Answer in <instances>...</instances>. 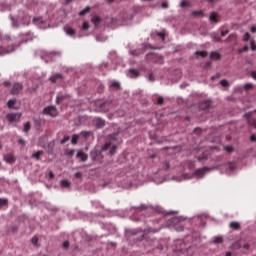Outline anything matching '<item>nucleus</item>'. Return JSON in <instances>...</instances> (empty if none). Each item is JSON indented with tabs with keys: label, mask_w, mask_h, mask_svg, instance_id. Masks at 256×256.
<instances>
[{
	"label": "nucleus",
	"mask_w": 256,
	"mask_h": 256,
	"mask_svg": "<svg viewBox=\"0 0 256 256\" xmlns=\"http://www.w3.org/2000/svg\"><path fill=\"white\" fill-rule=\"evenodd\" d=\"M82 29L83 31H87V29H89V22H84L82 25Z\"/></svg>",
	"instance_id": "44"
},
{
	"label": "nucleus",
	"mask_w": 256,
	"mask_h": 256,
	"mask_svg": "<svg viewBox=\"0 0 256 256\" xmlns=\"http://www.w3.org/2000/svg\"><path fill=\"white\" fill-rule=\"evenodd\" d=\"M65 101V95L57 96L56 103L59 105V103H63Z\"/></svg>",
	"instance_id": "29"
},
{
	"label": "nucleus",
	"mask_w": 256,
	"mask_h": 256,
	"mask_svg": "<svg viewBox=\"0 0 256 256\" xmlns=\"http://www.w3.org/2000/svg\"><path fill=\"white\" fill-rule=\"evenodd\" d=\"M91 11V7H86L85 9H83L82 11H80L79 15L81 17H83V15H87V13H89Z\"/></svg>",
	"instance_id": "25"
},
{
	"label": "nucleus",
	"mask_w": 256,
	"mask_h": 256,
	"mask_svg": "<svg viewBox=\"0 0 256 256\" xmlns=\"http://www.w3.org/2000/svg\"><path fill=\"white\" fill-rule=\"evenodd\" d=\"M220 85H222V87H229V82L227 80H221Z\"/></svg>",
	"instance_id": "42"
},
{
	"label": "nucleus",
	"mask_w": 256,
	"mask_h": 256,
	"mask_svg": "<svg viewBox=\"0 0 256 256\" xmlns=\"http://www.w3.org/2000/svg\"><path fill=\"white\" fill-rule=\"evenodd\" d=\"M80 137H82L87 141V139H90V137H93V131H82L80 132Z\"/></svg>",
	"instance_id": "8"
},
{
	"label": "nucleus",
	"mask_w": 256,
	"mask_h": 256,
	"mask_svg": "<svg viewBox=\"0 0 256 256\" xmlns=\"http://www.w3.org/2000/svg\"><path fill=\"white\" fill-rule=\"evenodd\" d=\"M94 123H95V127H97V129H103V127H105V120H103L101 118L94 119Z\"/></svg>",
	"instance_id": "7"
},
{
	"label": "nucleus",
	"mask_w": 256,
	"mask_h": 256,
	"mask_svg": "<svg viewBox=\"0 0 256 256\" xmlns=\"http://www.w3.org/2000/svg\"><path fill=\"white\" fill-rule=\"evenodd\" d=\"M211 59H216V61H219V59H221V54L217 53V52H212L210 54Z\"/></svg>",
	"instance_id": "22"
},
{
	"label": "nucleus",
	"mask_w": 256,
	"mask_h": 256,
	"mask_svg": "<svg viewBox=\"0 0 256 256\" xmlns=\"http://www.w3.org/2000/svg\"><path fill=\"white\" fill-rule=\"evenodd\" d=\"M65 154L68 155L69 157H73V155H75V150L67 149L65 151Z\"/></svg>",
	"instance_id": "30"
},
{
	"label": "nucleus",
	"mask_w": 256,
	"mask_h": 256,
	"mask_svg": "<svg viewBox=\"0 0 256 256\" xmlns=\"http://www.w3.org/2000/svg\"><path fill=\"white\" fill-rule=\"evenodd\" d=\"M250 37L251 35L248 32H246L243 36V41H249Z\"/></svg>",
	"instance_id": "45"
},
{
	"label": "nucleus",
	"mask_w": 256,
	"mask_h": 256,
	"mask_svg": "<svg viewBox=\"0 0 256 256\" xmlns=\"http://www.w3.org/2000/svg\"><path fill=\"white\" fill-rule=\"evenodd\" d=\"M28 131H31V122H26L24 124V133H27Z\"/></svg>",
	"instance_id": "26"
},
{
	"label": "nucleus",
	"mask_w": 256,
	"mask_h": 256,
	"mask_svg": "<svg viewBox=\"0 0 256 256\" xmlns=\"http://www.w3.org/2000/svg\"><path fill=\"white\" fill-rule=\"evenodd\" d=\"M200 111H209L211 109V101L206 100L199 104Z\"/></svg>",
	"instance_id": "5"
},
{
	"label": "nucleus",
	"mask_w": 256,
	"mask_h": 256,
	"mask_svg": "<svg viewBox=\"0 0 256 256\" xmlns=\"http://www.w3.org/2000/svg\"><path fill=\"white\" fill-rule=\"evenodd\" d=\"M225 35H229V30H225L221 32V37H225Z\"/></svg>",
	"instance_id": "56"
},
{
	"label": "nucleus",
	"mask_w": 256,
	"mask_h": 256,
	"mask_svg": "<svg viewBox=\"0 0 256 256\" xmlns=\"http://www.w3.org/2000/svg\"><path fill=\"white\" fill-rule=\"evenodd\" d=\"M250 141H251L252 143H256V135H255V134L251 135Z\"/></svg>",
	"instance_id": "53"
},
{
	"label": "nucleus",
	"mask_w": 256,
	"mask_h": 256,
	"mask_svg": "<svg viewBox=\"0 0 256 256\" xmlns=\"http://www.w3.org/2000/svg\"><path fill=\"white\" fill-rule=\"evenodd\" d=\"M249 51V46H244L243 49L239 50V53H245Z\"/></svg>",
	"instance_id": "49"
},
{
	"label": "nucleus",
	"mask_w": 256,
	"mask_h": 256,
	"mask_svg": "<svg viewBox=\"0 0 256 256\" xmlns=\"http://www.w3.org/2000/svg\"><path fill=\"white\" fill-rule=\"evenodd\" d=\"M169 4L167 2L162 3V9H168Z\"/></svg>",
	"instance_id": "57"
},
{
	"label": "nucleus",
	"mask_w": 256,
	"mask_h": 256,
	"mask_svg": "<svg viewBox=\"0 0 256 256\" xmlns=\"http://www.w3.org/2000/svg\"><path fill=\"white\" fill-rule=\"evenodd\" d=\"M6 119L9 121V123H19L21 119V114L19 113H9L6 116Z\"/></svg>",
	"instance_id": "3"
},
{
	"label": "nucleus",
	"mask_w": 256,
	"mask_h": 256,
	"mask_svg": "<svg viewBox=\"0 0 256 256\" xmlns=\"http://www.w3.org/2000/svg\"><path fill=\"white\" fill-rule=\"evenodd\" d=\"M115 153H117V146L113 145L110 149V155H115Z\"/></svg>",
	"instance_id": "38"
},
{
	"label": "nucleus",
	"mask_w": 256,
	"mask_h": 256,
	"mask_svg": "<svg viewBox=\"0 0 256 256\" xmlns=\"http://www.w3.org/2000/svg\"><path fill=\"white\" fill-rule=\"evenodd\" d=\"M185 249H187L185 246H176V251H180L181 253H185Z\"/></svg>",
	"instance_id": "33"
},
{
	"label": "nucleus",
	"mask_w": 256,
	"mask_h": 256,
	"mask_svg": "<svg viewBox=\"0 0 256 256\" xmlns=\"http://www.w3.org/2000/svg\"><path fill=\"white\" fill-rule=\"evenodd\" d=\"M57 108L55 106H48L43 109V114L44 115H49L50 117H57L58 115Z\"/></svg>",
	"instance_id": "2"
},
{
	"label": "nucleus",
	"mask_w": 256,
	"mask_h": 256,
	"mask_svg": "<svg viewBox=\"0 0 256 256\" xmlns=\"http://www.w3.org/2000/svg\"><path fill=\"white\" fill-rule=\"evenodd\" d=\"M194 133H196L197 135H199V133H201L200 128H196V129L194 130Z\"/></svg>",
	"instance_id": "60"
},
{
	"label": "nucleus",
	"mask_w": 256,
	"mask_h": 256,
	"mask_svg": "<svg viewBox=\"0 0 256 256\" xmlns=\"http://www.w3.org/2000/svg\"><path fill=\"white\" fill-rule=\"evenodd\" d=\"M214 243L216 244L223 243V237H220V236L215 237Z\"/></svg>",
	"instance_id": "32"
},
{
	"label": "nucleus",
	"mask_w": 256,
	"mask_h": 256,
	"mask_svg": "<svg viewBox=\"0 0 256 256\" xmlns=\"http://www.w3.org/2000/svg\"><path fill=\"white\" fill-rule=\"evenodd\" d=\"M23 91V84L16 82L10 91L11 95H19Z\"/></svg>",
	"instance_id": "4"
},
{
	"label": "nucleus",
	"mask_w": 256,
	"mask_h": 256,
	"mask_svg": "<svg viewBox=\"0 0 256 256\" xmlns=\"http://www.w3.org/2000/svg\"><path fill=\"white\" fill-rule=\"evenodd\" d=\"M250 47H251L252 51H256L255 40H251Z\"/></svg>",
	"instance_id": "43"
},
{
	"label": "nucleus",
	"mask_w": 256,
	"mask_h": 256,
	"mask_svg": "<svg viewBox=\"0 0 256 256\" xmlns=\"http://www.w3.org/2000/svg\"><path fill=\"white\" fill-rule=\"evenodd\" d=\"M63 247H64V249H69V241H64Z\"/></svg>",
	"instance_id": "54"
},
{
	"label": "nucleus",
	"mask_w": 256,
	"mask_h": 256,
	"mask_svg": "<svg viewBox=\"0 0 256 256\" xmlns=\"http://www.w3.org/2000/svg\"><path fill=\"white\" fill-rule=\"evenodd\" d=\"M206 171H207V168H200L196 170L195 175H197V177H203Z\"/></svg>",
	"instance_id": "15"
},
{
	"label": "nucleus",
	"mask_w": 256,
	"mask_h": 256,
	"mask_svg": "<svg viewBox=\"0 0 256 256\" xmlns=\"http://www.w3.org/2000/svg\"><path fill=\"white\" fill-rule=\"evenodd\" d=\"M129 77L136 78L139 77V71L135 70V69H130L129 70Z\"/></svg>",
	"instance_id": "16"
},
{
	"label": "nucleus",
	"mask_w": 256,
	"mask_h": 256,
	"mask_svg": "<svg viewBox=\"0 0 256 256\" xmlns=\"http://www.w3.org/2000/svg\"><path fill=\"white\" fill-rule=\"evenodd\" d=\"M192 15H203L202 11H194L192 12Z\"/></svg>",
	"instance_id": "58"
},
{
	"label": "nucleus",
	"mask_w": 256,
	"mask_h": 256,
	"mask_svg": "<svg viewBox=\"0 0 256 256\" xmlns=\"http://www.w3.org/2000/svg\"><path fill=\"white\" fill-rule=\"evenodd\" d=\"M32 244H34L35 246H37V243H39V238L37 237H33L31 240Z\"/></svg>",
	"instance_id": "48"
},
{
	"label": "nucleus",
	"mask_w": 256,
	"mask_h": 256,
	"mask_svg": "<svg viewBox=\"0 0 256 256\" xmlns=\"http://www.w3.org/2000/svg\"><path fill=\"white\" fill-rule=\"evenodd\" d=\"M111 148V143H106L104 144V146L102 147V151H107Z\"/></svg>",
	"instance_id": "40"
},
{
	"label": "nucleus",
	"mask_w": 256,
	"mask_h": 256,
	"mask_svg": "<svg viewBox=\"0 0 256 256\" xmlns=\"http://www.w3.org/2000/svg\"><path fill=\"white\" fill-rule=\"evenodd\" d=\"M230 229H234L235 231H239L241 229V224L239 222H231L229 225Z\"/></svg>",
	"instance_id": "12"
},
{
	"label": "nucleus",
	"mask_w": 256,
	"mask_h": 256,
	"mask_svg": "<svg viewBox=\"0 0 256 256\" xmlns=\"http://www.w3.org/2000/svg\"><path fill=\"white\" fill-rule=\"evenodd\" d=\"M253 113L249 112L244 115L245 119H247L248 123L252 125V127H255L256 129V119H253L252 117Z\"/></svg>",
	"instance_id": "6"
},
{
	"label": "nucleus",
	"mask_w": 256,
	"mask_h": 256,
	"mask_svg": "<svg viewBox=\"0 0 256 256\" xmlns=\"http://www.w3.org/2000/svg\"><path fill=\"white\" fill-rule=\"evenodd\" d=\"M20 45L21 44H18V45L12 44L11 46H8L7 48L1 46L0 47V56L3 57V55H9V53H13V51H15V49H17V47H19Z\"/></svg>",
	"instance_id": "1"
},
{
	"label": "nucleus",
	"mask_w": 256,
	"mask_h": 256,
	"mask_svg": "<svg viewBox=\"0 0 256 256\" xmlns=\"http://www.w3.org/2000/svg\"><path fill=\"white\" fill-rule=\"evenodd\" d=\"M80 137H81L80 134L72 135V140H71L72 145H77Z\"/></svg>",
	"instance_id": "18"
},
{
	"label": "nucleus",
	"mask_w": 256,
	"mask_h": 256,
	"mask_svg": "<svg viewBox=\"0 0 256 256\" xmlns=\"http://www.w3.org/2000/svg\"><path fill=\"white\" fill-rule=\"evenodd\" d=\"M7 205V199L0 198V207Z\"/></svg>",
	"instance_id": "47"
},
{
	"label": "nucleus",
	"mask_w": 256,
	"mask_h": 256,
	"mask_svg": "<svg viewBox=\"0 0 256 256\" xmlns=\"http://www.w3.org/2000/svg\"><path fill=\"white\" fill-rule=\"evenodd\" d=\"M92 23H101V17L99 16H94L92 18Z\"/></svg>",
	"instance_id": "31"
},
{
	"label": "nucleus",
	"mask_w": 256,
	"mask_h": 256,
	"mask_svg": "<svg viewBox=\"0 0 256 256\" xmlns=\"http://www.w3.org/2000/svg\"><path fill=\"white\" fill-rule=\"evenodd\" d=\"M210 21H213L214 23H218V20H217V13L213 12V13L210 15Z\"/></svg>",
	"instance_id": "28"
},
{
	"label": "nucleus",
	"mask_w": 256,
	"mask_h": 256,
	"mask_svg": "<svg viewBox=\"0 0 256 256\" xmlns=\"http://www.w3.org/2000/svg\"><path fill=\"white\" fill-rule=\"evenodd\" d=\"M163 103H165V99L163 97H158L157 99V105H163Z\"/></svg>",
	"instance_id": "37"
},
{
	"label": "nucleus",
	"mask_w": 256,
	"mask_h": 256,
	"mask_svg": "<svg viewBox=\"0 0 256 256\" xmlns=\"http://www.w3.org/2000/svg\"><path fill=\"white\" fill-rule=\"evenodd\" d=\"M41 155H43V151L39 150L32 154L33 159H36V161H39L41 159Z\"/></svg>",
	"instance_id": "19"
},
{
	"label": "nucleus",
	"mask_w": 256,
	"mask_h": 256,
	"mask_svg": "<svg viewBox=\"0 0 256 256\" xmlns=\"http://www.w3.org/2000/svg\"><path fill=\"white\" fill-rule=\"evenodd\" d=\"M211 37H212L213 41H215L216 43H221V37H219V34L212 33Z\"/></svg>",
	"instance_id": "21"
},
{
	"label": "nucleus",
	"mask_w": 256,
	"mask_h": 256,
	"mask_svg": "<svg viewBox=\"0 0 256 256\" xmlns=\"http://www.w3.org/2000/svg\"><path fill=\"white\" fill-rule=\"evenodd\" d=\"M224 150L227 152V153H233L234 149L232 146H225L224 147Z\"/></svg>",
	"instance_id": "35"
},
{
	"label": "nucleus",
	"mask_w": 256,
	"mask_h": 256,
	"mask_svg": "<svg viewBox=\"0 0 256 256\" xmlns=\"http://www.w3.org/2000/svg\"><path fill=\"white\" fill-rule=\"evenodd\" d=\"M64 31L65 33H67L70 37H73V35H75V29L69 27V26H65L64 27Z\"/></svg>",
	"instance_id": "14"
},
{
	"label": "nucleus",
	"mask_w": 256,
	"mask_h": 256,
	"mask_svg": "<svg viewBox=\"0 0 256 256\" xmlns=\"http://www.w3.org/2000/svg\"><path fill=\"white\" fill-rule=\"evenodd\" d=\"M17 103V100H9L7 102L8 109H13V106Z\"/></svg>",
	"instance_id": "27"
},
{
	"label": "nucleus",
	"mask_w": 256,
	"mask_h": 256,
	"mask_svg": "<svg viewBox=\"0 0 256 256\" xmlns=\"http://www.w3.org/2000/svg\"><path fill=\"white\" fill-rule=\"evenodd\" d=\"M252 77H253V79H255L256 80V72H252Z\"/></svg>",
	"instance_id": "64"
},
{
	"label": "nucleus",
	"mask_w": 256,
	"mask_h": 256,
	"mask_svg": "<svg viewBox=\"0 0 256 256\" xmlns=\"http://www.w3.org/2000/svg\"><path fill=\"white\" fill-rule=\"evenodd\" d=\"M12 19V25H13V27H15V29H19V22H17V20H15V19H13V18H11Z\"/></svg>",
	"instance_id": "39"
},
{
	"label": "nucleus",
	"mask_w": 256,
	"mask_h": 256,
	"mask_svg": "<svg viewBox=\"0 0 256 256\" xmlns=\"http://www.w3.org/2000/svg\"><path fill=\"white\" fill-rule=\"evenodd\" d=\"M196 55L205 59V57H207L208 53H207V51H196Z\"/></svg>",
	"instance_id": "23"
},
{
	"label": "nucleus",
	"mask_w": 256,
	"mask_h": 256,
	"mask_svg": "<svg viewBox=\"0 0 256 256\" xmlns=\"http://www.w3.org/2000/svg\"><path fill=\"white\" fill-rule=\"evenodd\" d=\"M61 79H63V75H61L59 73L58 74H54L53 76L50 77V81L52 83H57V81H59Z\"/></svg>",
	"instance_id": "11"
},
{
	"label": "nucleus",
	"mask_w": 256,
	"mask_h": 256,
	"mask_svg": "<svg viewBox=\"0 0 256 256\" xmlns=\"http://www.w3.org/2000/svg\"><path fill=\"white\" fill-rule=\"evenodd\" d=\"M176 231H183V226L176 227Z\"/></svg>",
	"instance_id": "62"
},
{
	"label": "nucleus",
	"mask_w": 256,
	"mask_h": 256,
	"mask_svg": "<svg viewBox=\"0 0 256 256\" xmlns=\"http://www.w3.org/2000/svg\"><path fill=\"white\" fill-rule=\"evenodd\" d=\"M4 161L6 163H15V157L12 154H7L4 156Z\"/></svg>",
	"instance_id": "13"
},
{
	"label": "nucleus",
	"mask_w": 256,
	"mask_h": 256,
	"mask_svg": "<svg viewBox=\"0 0 256 256\" xmlns=\"http://www.w3.org/2000/svg\"><path fill=\"white\" fill-rule=\"evenodd\" d=\"M75 177H76V179H81V177H83V173H81V172H76V173H75Z\"/></svg>",
	"instance_id": "51"
},
{
	"label": "nucleus",
	"mask_w": 256,
	"mask_h": 256,
	"mask_svg": "<svg viewBox=\"0 0 256 256\" xmlns=\"http://www.w3.org/2000/svg\"><path fill=\"white\" fill-rule=\"evenodd\" d=\"M163 169H165L166 171H169V169H171V165L169 164V162L163 163Z\"/></svg>",
	"instance_id": "36"
},
{
	"label": "nucleus",
	"mask_w": 256,
	"mask_h": 256,
	"mask_svg": "<svg viewBox=\"0 0 256 256\" xmlns=\"http://www.w3.org/2000/svg\"><path fill=\"white\" fill-rule=\"evenodd\" d=\"M77 159H81L83 162L87 161V159H89V156L87 154H85V152L83 151H79L76 155Z\"/></svg>",
	"instance_id": "10"
},
{
	"label": "nucleus",
	"mask_w": 256,
	"mask_h": 256,
	"mask_svg": "<svg viewBox=\"0 0 256 256\" xmlns=\"http://www.w3.org/2000/svg\"><path fill=\"white\" fill-rule=\"evenodd\" d=\"M148 79L149 81H155V77L153 76V74H149Z\"/></svg>",
	"instance_id": "59"
},
{
	"label": "nucleus",
	"mask_w": 256,
	"mask_h": 256,
	"mask_svg": "<svg viewBox=\"0 0 256 256\" xmlns=\"http://www.w3.org/2000/svg\"><path fill=\"white\" fill-rule=\"evenodd\" d=\"M150 57L154 60V63H159L160 65H163V56L157 55V54H152Z\"/></svg>",
	"instance_id": "9"
},
{
	"label": "nucleus",
	"mask_w": 256,
	"mask_h": 256,
	"mask_svg": "<svg viewBox=\"0 0 256 256\" xmlns=\"http://www.w3.org/2000/svg\"><path fill=\"white\" fill-rule=\"evenodd\" d=\"M157 36L162 39V41H165V32H157Z\"/></svg>",
	"instance_id": "41"
},
{
	"label": "nucleus",
	"mask_w": 256,
	"mask_h": 256,
	"mask_svg": "<svg viewBox=\"0 0 256 256\" xmlns=\"http://www.w3.org/2000/svg\"><path fill=\"white\" fill-rule=\"evenodd\" d=\"M109 105H111V102L106 101L100 104V109H102V111H109V108H105V107H109Z\"/></svg>",
	"instance_id": "17"
},
{
	"label": "nucleus",
	"mask_w": 256,
	"mask_h": 256,
	"mask_svg": "<svg viewBox=\"0 0 256 256\" xmlns=\"http://www.w3.org/2000/svg\"><path fill=\"white\" fill-rule=\"evenodd\" d=\"M61 185H62V187H65L67 189V188L71 187V182H69V180H62Z\"/></svg>",
	"instance_id": "24"
},
{
	"label": "nucleus",
	"mask_w": 256,
	"mask_h": 256,
	"mask_svg": "<svg viewBox=\"0 0 256 256\" xmlns=\"http://www.w3.org/2000/svg\"><path fill=\"white\" fill-rule=\"evenodd\" d=\"M251 32H252V33H256V27H255V26H252V27H251Z\"/></svg>",
	"instance_id": "63"
},
{
	"label": "nucleus",
	"mask_w": 256,
	"mask_h": 256,
	"mask_svg": "<svg viewBox=\"0 0 256 256\" xmlns=\"http://www.w3.org/2000/svg\"><path fill=\"white\" fill-rule=\"evenodd\" d=\"M43 20V18L35 17L33 18L34 23H40Z\"/></svg>",
	"instance_id": "52"
},
{
	"label": "nucleus",
	"mask_w": 256,
	"mask_h": 256,
	"mask_svg": "<svg viewBox=\"0 0 256 256\" xmlns=\"http://www.w3.org/2000/svg\"><path fill=\"white\" fill-rule=\"evenodd\" d=\"M181 7H187V1H182L181 2Z\"/></svg>",
	"instance_id": "61"
},
{
	"label": "nucleus",
	"mask_w": 256,
	"mask_h": 256,
	"mask_svg": "<svg viewBox=\"0 0 256 256\" xmlns=\"http://www.w3.org/2000/svg\"><path fill=\"white\" fill-rule=\"evenodd\" d=\"M110 87H111V89H114L115 91H119V89H121V84H119V82H112Z\"/></svg>",
	"instance_id": "20"
},
{
	"label": "nucleus",
	"mask_w": 256,
	"mask_h": 256,
	"mask_svg": "<svg viewBox=\"0 0 256 256\" xmlns=\"http://www.w3.org/2000/svg\"><path fill=\"white\" fill-rule=\"evenodd\" d=\"M18 143H19V145H22V147H25V140L19 139Z\"/></svg>",
	"instance_id": "55"
},
{
	"label": "nucleus",
	"mask_w": 256,
	"mask_h": 256,
	"mask_svg": "<svg viewBox=\"0 0 256 256\" xmlns=\"http://www.w3.org/2000/svg\"><path fill=\"white\" fill-rule=\"evenodd\" d=\"M70 139H71V137L64 136V138L60 141L61 145H65V143H67V141H69Z\"/></svg>",
	"instance_id": "34"
},
{
	"label": "nucleus",
	"mask_w": 256,
	"mask_h": 256,
	"mask_svg": "<svg viewBox=\"0 0 256 256\" xmlns=\"http://www.w3.org/2000/svg\"><path fill=\"white\" fill-rule=\"evenodd\" d=\"M4 41H6L7 45H9V43H11V36H5Z\"/></svg>",
	"instance_id": "50"
},
{
	"label": "nucleus",
	"mask_w": 256,
	"mask_h": 256,
	"mask_svg": "<svg viewBox=\"0 0 256 256\" xmlns=\"http://www.w3.org/2000/svg\"><path fill=\"white\" fill-rule=\"evenodd\" d=\"M244 89H246V91H249V89H253V84L251 83L245 84Z\"/></svg>",
	"instance_id": "46"
}]
</instances>
